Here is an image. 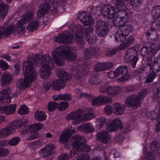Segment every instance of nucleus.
Wrapping results in <instances>:
<instances>
[{
  "mask_svg": "<svg viewBox=\"0 0 160 160\" xmlns=\"http://www.w3.org/2000/svg\"><path fill=\"white\" fill-rule=\"evenodd\" d=\"M86 138L79 135L72 136L71 141L73 149L70 152V157L73 160H89L90 157L87 153L83 152H89L91 148L85 142Z\"/></svg>",
  "mask_w": 160,
  "mask_h": 160,
  "instance_id": "1",
  "label": "nucleus"
},
{
  "mask_svg": "<svg viewBox=\"0 0 160 160\" xmlns=\"http://www.w3.org/2000/svg\"><path fill=\"white\" fill-rule=\"evenodd\" d=\"M52 58L55 63L60 66L64 64L63 57L67 60L72 62L76 58V55L71 50L70 48L67 45H61L53 50L52 52Z\"/></svg>",
  "mask_w": 160,
  "mask_h": 160,
  "instance_id": "2",
  "label": "nucleus"
},
{
  "mask_svg": "<svg viewBox=\"0 0 160 160\" xmlns=\"http://www.w3.org/2000/svg\"><path fill=\"white\" fill-rule=\"evenodd\" d=\"M35 60L37 64H40L42 67L40 70V77L43 79L48 78L51 74L50 70L54 66L52 58L48 54L40 53L37 54Z\"/></svg>",
  "mask_w": 160,
  "mask_h": 160,
  "instance_id": "3",
  "label": "nucleus"
},
{
  "mask_svg": "<svg viewBox=\"0 0 160 160\" xmlns=\"http://www.w3.org/2000/svg\"><path fill=\"white\" fill-rule=\"evenodd\" d=\"M33 18V13L31 12H29L25 14L22 18L19 21L15 29H14V27L12 26L6 28H4L2 27H0V39L3 36V34L5 35H7L11 34L12 31L16 32L18 34L22 32H23L25 29V27L23 26V24L32 19Z\"/></svg>",
  "mask_w": 160,
  "mask_h": 160,
  "instance_id": "4",
  "label": "nucleus"
},
{
  "mask_svg": "<svg viewBox=\"0 0 160 160\" xmlns=\"http://www.w3.org/2000/svg\"><path fill=\"white\" fill-rule=\"evenodd\" d=\"M123 20L118 17L113 19L112 22L114 26L119 27L115 35V39L118 42L123 41L126 36L128 35L132 30L131 26L128 24H124Z\"/></svg>",
  "mask_w": 160,
  "mask_h": 160,
  "instance_id": "5",
  "label": "nucleus"
},
{
  "mask_svg": "<svg viewBox=\"0 0 160 160\" xmlns=\"http://www.w3.org/2000/svg\"><path fill=\"white\" fill-rule=\"evenodd\" d=\"M95 32L99 37H105L108 32V27L106 22L99 20L95 25Z\"/></svg>",
  "mask_w": 160,
  "mask_h": 160,
  "instance_id": "6",
  "label": "nucleus"
},
{
  "mask_svg": "<svg viewBox=\"0 0 160 160\" xmlns=\"http://www.w3.org/2000/svg\"><path fill=\"white\" fill-rule=\"evenodd\" d=\"M137 52L136 50L132 48L128 49L126 52L124 58V61L126 62L131 63L133 68H135L138 60L137 57Z\"/></svg>",
  "mask_w": 160,
  "mask_h": 160,
  "instance_id": "7",
  "label": "nucleus"
},
{
  "mask_svg": "<svg viewBox=\"0 0 160 160\" xmlns=\"http://www.w3.org/2000/svg\"><path fill=\"white\" fill-rule=\"evenodd\" d=\"M137 52L136 50L132 48L128 49L126 52L124 58V61L126 62L131 63L133 68H135L138 60L137 57Z\"/></svg>",
  "mask_w": 160,
  "mask_h": 160,
  "instance_id": "8",
  "label": "nucleus"
},
{
  "mask_svg": "<svg viewBox=\"0 0 160 160\" xmlns=\"http://www.w3.org/2000/svg\"><path fill=\"white\" fill-rule=\"evenodd\" d=\"M99 91L101 93H106L109 96L114 97L120 92V88L118 87L110 86L104 84L100 88Z\"/></svg>",
  "mask_w": 160,
  "mask_h": 160,
  "instance_id": "9",
  "label": "nucleus"
},
{
  "mask_svg": "<svg viewBox=\"0 0 160 160\" xmlns=\"http://www.w3.org/2000/svg\"><path fill=\"white\" fill-rule=\"evenodd\" d=\"M130 125L128 124L127 126L124 125L122 127V124L119 118H116L110 122L109 123L106 125V128L109 132H112L118 128H122L126 130L129 127Z\"/></svg>",
  "mask_w": 160,
  "mask_h": 160,
  "instance_id": "10",
  "label": "nucleus"
},
{
  "mask_svg": "<svg viewBox=\"0 0 160 160\" xmlns=\"http://www.w3.org/2000/svg\"><path fill=\"white\" fill-rule=\"evenodd\" d=\"M101 53V51L98 47H90L86 49L84 52L85 58L89 59L99 56Z\"/></svg>",
  "mask_w": 160,
  "mask_h": 160,
  "instance_id": "11",
  "label": "nucleus"
},
{
  "mask_svg": "<svg viewBox=\"0 0 160 160\" xmlns=\"http://www.w3.org/2000/svg\"><path fill=\"white\" fill-rule=\"evenodd\" d=\"M116 74L118 77V80L124 82L127 80L129 77L128 73L127 67L125 66H120L115 70Z\"/></svg>",
  "mask_w": 160,
  "mask_h": 160,
  "instance_id": "12",
  "label": "nucleus"
},
{
  "mask_svg": "<svg viewBox=\"0 0 160 160\" xmlns=\"http://www.w3.org/2000/svg\"><path fill=\"white\" fill-rule=\"evenodd\" d=\"M72 35L70 33H61L54 38L55 42L60 44L68 43L72 41Z\"/></svg>",
  "mask_w": 160,
  "mask_h": 160,
  "instance_id": "13",
  "label": "nucleus"
},
{
  "mask_svg": "<svg viewBox=\"0 0 160 160\" xmlns=\"http://www.w3.org/2000/svg\"><path fill=\"white\" fill-rule=\"evenodd\" d=\"M82 110H78L72 112L67 115L66 118L68 120H72V123L75 125L80 123L82 121Z\"/></svg>",
  "mask_w": 160,
  "mask_h": 160,
  "instance_id": "14",
  "label": "nucleus"
},
{
  "mask_svg": "<svg viewBox=\"0 0 160 160\" xmlns=\"http://www.w3.org/2000/svg\"><path fill=\"white\" fill-rule=\"evenodd\" d=\"M101 12L102 15L108 18H112L116 14L115 8L109 5L103 6Z\"/></svg>",
  "mask_w": 160,
  "mask_h": 160,
  "instance_id": "15",
  "label": "nucleus"
},
{
  "mask_svg": "<svg viewBox=\"0 0 160 160\" xmlns=\"http://www.w3.org/2000/svg\"><path fill=\"white\" fill-rule=\"evenodd\" d=\"M139 98L136 94H132L125 100V105L128 107H136L140 103Z\"/></svg>",
  "mask_w": 160,
  "mask_h": 160,
  "instance_id": "16",
  "label": "nucleus"
},
{
  "mask_svg": "<svg viewBox=\"0 0 160 160\" xmlns=\"http://www.w3.org/2000/svg\"><path fill=\"white\" fill-rule=\"evenodd\" d=\"M10 88L7 87L0 92V103L5 105L8 104L11 101L10 94Z\"/></svg>",
  "mask_w": 160,
  "mask_h": 160,
  "instance_id": "17",
  "label": "nucleus"
},
{
  "mask_svg": "<svg viewBox=\"0 0 160 160\" xmlns=\"http://www.w3.org/2000/svg\"><path fill=\"white\" fill-rule=\"evenodd\" d=\"M37 54L35 55L33 54H30L29 55L28 58V61L24 62L22 65L23 72H27V71H30L32 70H34L33 68V63L32 61L33 60L36 64H37L35 62V58Z\"/></svg>",
  "mask_w": 160,
  "mask_h": 160,
  "instance_id": "18",
  "label": "nucleus"
},
{
  "mask_svg": "<svg viewBox=\"0 0 160 160\" xmlns=\"http://www.w3.org/2000/svg\"><path fill=\"white\" fill-rule=\"evenodd\" d=\"M54 147V146L52 144L46 145L40 150V155L43 158L48 157L51 153Z\"/></svg>",
  "mask_w": 160,
  "mask_h": 160,
  "instance_id": "19",
  "label": "nucleus"
},
{
  "mask_svg": "<svg viewBox=\"0 0 160 160\" xmlns=\"http://www.w3.org/2000/svg\"><path fill=\"white\" fill-rule=\"evenodd\" d=\"M74 132V131L73 128L71 127L69 128H68L66 130L64 131L60 137V142L62 143L66 142Z\"/></svg>",
  "mask_w": 160,
  "mask_h": 160,
  "instance_id": "20",
  "label": "nucleus"
},
{
  "mask_svg": "<svg viewBox=\"0 0 160 160\" xmlns=\"http://www.w3.org/2000/svg\"><path fill=\"white\" fill-rule=\"evenodd\" d=\"M97 140L100 142L104 143L109 142L111 141V137L108 133L105 130L101 131L97 135Z\"/></svg>",
  "mask_w": 160,
  "mask_h": 160,
  "instance_id": "21",
  "label": "nucleus"
},
{
  "mask_svg": "<svg viewBox=\"0 0 160 160\" xmlns=\"http://www.w3.org/2000/svg\"><path fill=\"white\" fill-rule=\"evenodd\" d=\"M17 128V123L16 122H12L9 123L6 128L2 129L4 135L6 137H7L11 133H13V130Z\"/></svg>",
  "mask_w": 160,
  "mask_h": 160,
  "instance_id": "22",
  "label": "nucleus"
},
{
  "mask_svg": "<svg viewBox=\"0 0 160 160\" xmlns=\"http://www.w3.org/2000/svg\"><path fill=\"white\" fill-rule=\"evenodd\" d=\"M13 79L12 75L7 72L3 73L0 77L1 82L2 85H7L11 83Z\"/></svg>",
  "mask_w": 160,
  "mask_h": 160,
  "instance_id": "23",
  "label": "nucleus"
},
{
  "mask_svg": "<svg viewBox=\"0 0 160 160\" xmlns=\"http://www.w3.org/2000/svg\"><path fill=\"white\" fill-rule=\"evenodd\" d=\"M113 63L110 62L106 63L98 62L94 66V69L96 72L103 71L111 68Z\"/></svg>",
  "mask_w": 160,
  "mask_h": 160,
  "instance_id": "24",
  "label": "nucleus"
},
{
  "mask_svg": "<svg viewBox=\"0 0 160 160\" xmlns=\"http://www.w3.org/2000/svg\"><path fill=\"white\" fill-rule=\"evenodd\" d=\"M25 78L30 84L37 78V72L35 70L24 72Z\"/></svg>",
  "mask_w": 160,
  "mask_h": 160,
  "instance_id": "25",
  "label": "nucleus"
},
{
  "mask_svg": "<svg viewBox=\"0 0 160 160\" xmlns=\"http://www.w3.org/2000/svg\"><path fill=\"white\" fill-rule=\"evenodd\" d=\"M66 82L61 79L54 80L52 83V88L54 90L59 91L63 88L66 85Z\"/></svg>",
  "mask_w": 160,
  "mask_h": 160,
  "instance_id": "26",
  "label": "nucleus"
},
{
  "mask_svg": "<svg viewBox=\"0 0 160 160\" xmlns=\"http://www.w3.org/2000/svg\"><path fill=\"white\" fill-rule=\"evenodd\" d=\"M113 113L116 115L122 114L123 113L125 109V106L123 104L117 102L112 105Z\"/></svg>",
  "mask_w": 160,
  "mask_h": 160,
  "instance_id": "27",
  "label": "nucleus"
},
{
  "mask_svg": "<svg viewBox=\"0 0 160 160\" xmlns=\"http://www.w3.org/2000/svg\"><path fill=\"white\" fill-rule=\"evenodd\" d=\"M81 16L78 17L79 19L82 23H84V25H91L92 24L93 21L90 14L81 15Z\"/></svg>",
  "mask_w": 160,
  "mask_h": 160,
  "instance_id": "28",
  "label": "nucleus"
},
{
  "mask_svg": "<svg viewBox=\"0 0 160 160\" xmlns=\"http://www.w3.org/2000/svg\"><path fill=\"white\" fill-rule=\"evenodd\" d=\"M81 67L82 66H78L77 68L76 66H73L71 68V70L73 72V74L74 75V78L77 80L80 79L83 75L84 70L81 68Z\"/></svg>",
  "mask_w": 160,
  "mask_h": 160,
  "instance_id": "29",
  "label": "nucleus"
},
{
  "mask_svg": "<svg viewBox=\"0 0 160 160\" xmlns=\"http://www.w3.org/2000/svg\"><path fill=\"white\" fill-rule=\"evenodd\" d=\"M58 75L59 79H61L65 82L67 81L70 80L71 79V76L69 75L68 73L64 70L59 69L58 71Z\"/></svg>",
  "mask_w": 160,
  "mask_h": 160,
  "instance_id": "30",
  "label": "nucleus"
},
{
  "mask_svg": "<svg viewBox=\"0 0 160 160\" xmlns=\"http://www.w3.org/2000/svg\"><path fill=\"white\" fill-rule=\"evenodd\" d=\"M147 47H149L150 50V52L153 55L158 51H160V45L158 43H154L151 44L149 42H147Z\"/></svg>",
  "mask_w": 160,
  "mask_h": 160,
  "instance_id": "31",
  "label": "nucleus"
},
{
  "mask_svg": "<svg viewBox=\"0 0 160 160\" xmlns=\"http://www.w3.org/2000/svg\"><path fill=\"white\" fill-rule=\"evenodd\" d=\"M90 25H84L83 27L79 26L78 27V28H79V31L82 32L83 29H84L83 33L84 35V37L89 35H92V32L93 29L92 27Z\"/></svg>",
  "mask_w": 160,
  "mask_h": 160,
  "instance_id": "32",
  "label": "nucleus"
},
{
  "mask_svg": "<svg viewBox=\"0 0 160 160\" xmlns=\"http://www.w3.org/2000/svg\"><path fill=\"white\" fill-rule=\"evenodd\" d=\"M30 83L24 78L18 79L17 81L16 85L18 88L22 90H24L30 85Z\"/></svg>",
  "mask_w": 160,
  "mask_h": 160,
  "instance_id": "33",
  "label": "nucleus"
},
{
  "mask_svg": "<svg viewBox=\"0 0 160 160\" xmlns=\"http://www.w3.org/2000/svg\"><path fill=\"white\" fill-rule=\"evenodd\" d=\"M88 82L91 85H94L99 84L101 80L98 75L92 74L89 78Z\"/></svg>",
  "mask_w": 160,
  "mask_h": 160,
  "instance_id": "34",
  "label": "nucleus"
},
{
  "mask_svg": "<svg viewBox=\"0 0 160 160\" xmlns=\"http://www.w3.org/2000/svg\"><path fill=\"white\" fill-rule=\"evenodd\" d=\"M34 117L36 120L39 121H44L47 117L45 112L39 110H38L35 112Z\"/></svg>",
  "mask_w": 160,
  "mask_h": 160,
  "instance_id": "35",
  "label": "nucleus"
},
{
  "mask_svg": "<svg viewBox=\"0 0 160 160\" xmlns=\"http://www.w3.org/2000/svg\"><path fill=\"white\" fill-rule=\"evenodd\" d=\"M9 7L3 2H0V14L2 18L4 17L8 11Z\"/></svg>",
  "mask_w": 160,
  "mask_h": 160,
  "instance_id": "36",
  "label": "nucleus"
},
{
  "mask_svg": "<svg viewBox=\"0 0 160 160\" xmlns=\"http://www.w3.org/2000/svg\"><path fill=\"white\" fill-rule=\"evenodd\" d=\"M147 36L150 39L153 41L157 40L158 38V33L155 30L152 29L148 30L146 32Z\"/></svg>",
  "mask_w": 160,
  "mask_h": 160,
  "instance_id": "37",
  "label": "nucleus"
},
{
  "mask_svg": "<svg viewBox=\"0 0 160 160\" xmlns=\"http://www.w3.org/2000/svg\"><path fill=\"white\" fill-rule=\"evenodd\" d=\"M75 41L77 44L82 45L84 42L83 38V33L82 32H76L74 38Z\"/></svg>",
  "mask_w": 160,
  "mask_h": 160,
  "instance_id": "38",
  "label": "nucleus"
},
{
  "mask_svg": "<svg viewBox=\"0 0 160 160\" xmlns=\"http://www.w3.org/2000/svg\"><path fill=\"white\" fill-rule=\"evenodd\" d=\"M16 108V105L15 104L10 105L8 107H3L2 109L4 110V112L6 114H11L14 113Z\"/></svg>",
  "mask_w": 160,
  "mask_h": 160,
  "instance_id": "39",
  "label": "nucleus"
},
{
  "mask_svg": "<svg viewBox=\"0 0 160 160\" xmlns=\"http://www.w3.org/2000/svg\"><path fill=\"white\" fill-rule=\"evenodd\" d=\"M79 128L86 133L90 132L94 129L92 125L88 123L80 125Z\"/></svg>",
  "mask_w": 160,
  "mask_h": 160,
  "instance_id": "40",
  "label": "nucleus"
},
{
  "mask_svg": "<svg viewBox=\"0 0 160 160\" xmlns=\"http://www.w3.org/2000/svg\"><path fill=\"white\" fill-rule=\"evenodd\" d=\"M38 25V22L36 21H31L27 27V28L29 31H32L37 29Z\"/></svg>",
  "mask_w": 160,
  "mask_h": 160,
  "instance_id": "41",
  "label": "nucleus"
},
{
  "mask_svg": "<svg viewBox=\"0 0 160 160\" xmlns=\"http://www.w3.org/2000/svg\"><path fill=\"white\" fill-rule=\"evenodd\" d=\"M106 122V119L104 117L97 118L96 122L97 129L99 130L103 126Z\"/></svg>",
  "mask_w": 160,
  "mask_h": 160,
  "instance_id": "42",
  "label": "nucleus"
},
{
  "mask_svg": "<svg viewBox=\"0 0 160 160\" xmlns=\"http://www.w3.org/2000/svg\"><path fill=\"white\" fill-rule=\"evenodd\" d=\"M149 67H150V69L152 70V72H154L155 73L158 72L160 70V64L155 61Z\"/></svg>",
  "mask_w": 160,
  "mask_h": 160,
  "instance_id": "43",
  "label": "nucleus"
},
{
  "mask_svg": "<svg viewBox=\"0 0 160 160\" xmlns=\"http://www.w3.org/2000/svg\"><path fill=\"white\" fill-rule=\"evenodd\" d=\"M116 14L118 16V17L120 18L123 20L127 17V12L124 9L119 10L116 12Z\"/></svg>",
  "mask_w": 160,
  "mask_h": 160,
  "instance_id": "44",
  "label": "nucleus"
},
{
  "mask_svg": "<svg viewBox=\"0 0 160 160\" xmlns=\"http://www.w3.org/2000/svg\"><path fill=\"white\" fill-rule=\"evenodd\" d=\"M128 35L126 36L124 40L123 41V42L126 39L125 41L123 44L124 47L123 48H125L126 47H128L130 44L133 42L134 41V38L132 36H128L126 38V37ZM121 42H123V41Z\"/></svg>",
  "mask_w": 160,
  "mask_h": 160,
  "instance_id": "45",
  "label": "nucleus"
},
{
  "mask_svg": "<svg viewBox=\"0 0 160 160\" xmlns=\"http://www.w3.org/2000/svg\"><path fill=\"white\" fill-rule=\"evenodd\" d=\"M150 67L149 66L145 65L144 64H142L140 68L138 70V72L139 74H141L145 72L147 74L149 70Z\"/></svg>",
  "mask_w": 160,
  "mask_h": 160,
  "instance_id": "46",
  "label": "nucleus"
},
{
  "mask_svg": "<svg viewBox=\"0 0 160 160\" xmlns=\"http://www.w3.org/2000/svg\"><path fill=\"white\" fill-rule=\"evenodd\" d=\"M94 117V115L91 113H87L85 112L82 110V121H88Z\"/></svg>",
  "mask_w": 160,
  "mask_h": 160,
  "instance_id": "47",
  "label": "nucleus"
},
{
  "mask_svg": "<svg viewBox=\"0 0 160 160\" xmlns=\"http://www.w3.org/2000/svg\"><path fill=\"white\" fill-rule=\"evenodd\" d=\"M145 46L143 47L141 50L140 53L141 55L144 57L148 56L149 54V48L147 47V42L144 43Z\"/></svg>",
  "mask_w": 160,
  "mask_h": 160,
  "instance_id": "48",
  "label": "nucleus"
},
{
  "mask_svg": "<svg viewBox=\"0 0 160 160\" xmlns=\"http://www.w3.org/2000/svg\"><path fill=\"white\" fill-rule=\"evenodd\" d=\"M20 139L18 137H15L12 138L8 141V143L11 146H14L17 145L20 141Z\"/></svg>",
  "mask_w": 160,
  "mask_h": 160,
  "instance_id": "49",
  "label": "nucleus"
},
{
  "mask_svg": "<svg viewBox=\"0 0 160 160\" xmlns=\"http://www.w3.org/2000/svg\"><path fill=\"white\" fill-rule=\"evenodd\" d=\"M152 14L154 17L160 15V6H154L152 9Z\"/></svg>",
  "mask_w": 160,
  "mask_h": 160,
  "instance_id": "50",
  "label": "nucleus"
},
{
  "mask_svg": "<svg viewBox=\"0 0 160 160\" xmlns=\"http://www.w3.org/2000/svg\"><path fill=\"white\" fill-rule=\"evenodd\" d=\"M92 105L93 106H96L101 105L102 104L101 96L93 98L91 100Z\"/></svg>",
  "mask_w": 160,
  "mask_h": 160,
  "instance_id": "51",
  "label": "nucleus"
},
{
  "mask_svg": "<svg viewBox=\"0 0 160 160\" xmlns=\"http://www.w3.org/2000/svg\"><path fill=\"white\" fill-rule=\"evenodd\" d=\"M58 104L54 102H51L48 103V109L49 111L52 112L56 108H57Z\"/></svg>",
  "mask_w": 160,
  "mask_h": 160,
  "instance_id": "52",
  "label": "nucleus"
},
{
  "mask_svg": "<svg viewBox=\"0 0 160 160\" xmlns=\"http://www.w3.org/2000/svg\"><path fill=\"white\" fill-rule=\"evenodd\" d=\"M102 104H110L112 102V97L110 96H101Z\"/></svg>",
  "mask_w": 160,
  "mask_h": 160,
  "instance_id": "53",
  "label": "nucleus"
},
{
  "mask_svg": "<svg viewBox=\"0 0 160 160\" xmlns=\"http://www.w3.org/2000/svg\"><path fill=\"white\" fill-rule=\"evenodd\" d=\"M155 76V72H150L147 77V79L146 80V82L147 83H149L152 82Z\"/></svg>",
  "mask_w": 160,
  "mask_h": 160,
  "instance_id": "54",
  "label": "nucleus"
},
{
  "mask_svg": "<svg viewBox=\"0 0 160 160\" xmlns=\"http://www.w3.org/2000/svg\"><path fill=\"white\" fill-rule=\"evenodd\" d=\"M68 107V103L67 102H61L57 107V109L60 111L64 110Z\"/></svg>",
  "mask_w": 160,
  "mask_h": 160,
  "instance_id": "55",
  "label": "nucleus"
},
{
  "mask_svg": "<svg viewBox=\"0 0 160 160\" xmlns=\"http://www.w3.org/2000/svg\"><path fill=\"white\" fill-rule=\"evenodd\" d=\"M43 125L41 123L33 124L31 126V128L33 129L35 131L39 130L42 128Z\"/></svg>",
  "mask_w": 160,
  "mask_h": 160,
  "instance_id": "56",
  "label": "nucleus"
},
{
  "mask_svg": "<svg viewBox=\"0 0 160 160\" xmlns=\"http://www.w3.org/2000/svg\"><path fill=\"white\" fill-rule=\"evenodd\" d=\"M9 154V151L7 149L0 148V158L7 156Z\"/></svg>",
  "mask_w": 160,
  "mask_h": 160,
  "instance_id": "57",
  "label": "nucleus"
},
{
  "mask_svg": "<svg viewBox=\"0 0 160 160\" xmlns=\"http://www.w3.org/2000/svg\"><path fill=\"white\" fill-rule=\"evenodd\" d=\"M18 113L21 115L25 114L28 113L27 108L25 105H23L21 107L18 111Z\"/></svg>",
  "mask_w": 160,
  "mask_h": 160,
  "instance_id": "58",
  "label": "nucleus"
},
{
  "mask_svg": "<svg viewBox=\"0 0 160 160\" xmlns=\"http://www.w3.org/2000/svg\"><path fill=\"white\" fill-rule=\"evenodd\" d=\"M158 142L156 141L152 142L150 144V148L151 150L153 152L157 151L158 147L157 146Z\"/></svg>",
  "mask_w": 160,
  "mask_h": 160,
  "instance_id": "59",
  "label": "nucleus"
},
{
  "mask_svg": "<svg viewBox=\"0 0 160 160\" xmlns=\"http://www.w3.org/2000/svg\"><path fill=\"white\" fill-rule=\"evenodd\" d=\"M142 1L141 0H131V5L134 7H137L140 6L142 3Z\"/></svg>",
  "mask_w": 160,
  "mask_h": 160,
  "instance_id": "60",
  "label": "nucleus"
},
{
  "mask_svg": "<svg viewBox=\"0 0 160 160\" xmlns=\"http://www.w3.org/2000/svg\"><path fill=\"white\" fill-rule=\"evenodd\" d=\"M148 56L144 57L142 58L143 61H144V63L145 65L150 66V64L152 62V58H148Z\"/></svg>",
  "mask_w": 160,
  "mask_h": 160,
  "instance_id": "61",
  "label": "nucleus"
},
{
  "mask_svg": "<svg viewBox=\"0 0 160 160\" xmlns=\"http://www.w3.org/2000/svg\"><path fill=\"white\" fill-rule=\"evenodd\" d=\"M8 67V64L6 62L2 60H0V68L2 70H6Z\"/></svg>",
  "mask_w": 160,
  "mask_h": 160,
  "instance_id": "62",
  "label": "nucleus"
},
{
  "mask_svg": "<svg viewBox=\"0 0 160 160\" xmlns=\"http://www.w3.org/2000/svg\"><path fill=\"white\" fill-rule=\"evenodd\" d=\"M118 51V48H113L112 50L108 51L106 53V55L107 57L112 56Z\"/></svg>",
  "mask_w": 160,
  "mask_h": 160,
  "instance_id": "63",
  "label": "nucleus"
},
{
  "mask_svg": "<svg viewBox=\"0 0 160 160\" xmlns=\"http://www.w3.org/2000/svg\"><path fill=\"white\" fill-rule=\"evenodd\" d=\"M69 158L66 153L62 154L58 158V160H69Z\"/></svg>",
  "mask_w": 160,
  "mask_h": 160,
  "instance_id": "64",
  "label": "nucleus"
}]
</instances>
